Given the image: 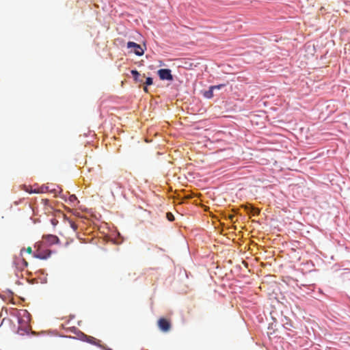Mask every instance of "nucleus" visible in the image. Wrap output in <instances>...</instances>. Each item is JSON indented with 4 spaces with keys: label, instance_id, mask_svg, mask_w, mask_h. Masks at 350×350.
Here are the masks:
<instances>
[{
    "label": "nucleus",
    "instance_id": "nucleus-8",
    "mask_svg": "<svg viewBox=\"0 0 350 350\" xmlns=\"http://www.w3.org/2000/svg\"><path fill=\"white\" fill-rule=\"evenodd\" d=\"M131 72L133 77H134V79L136 81H139L138 77L139 76V73L138 72V71L136 70H132Z\"/></svg>",
    "mask_w": 350,
    "mask_h": 350
},
{
    "label": "nucleus",
    "instance_id": "nucleus-4",
    "mask_svg": "<svg viewBox=\"0 0 350 350\" xmlns=\"http://www.w3.org/2000/svg\"><path fill=\"white\" fill-rule=\"evenodd\" d=\"M43 239L45 240L48 243L53 245L59 242V238L53 234H46L42 237Z\"/></svg>",
    "mask_w": 350,
    "mask_h": 350
},
{
    "label": "nucleus",
    "instance_id": "nucleus-12",
    "mask_svg": "<svg viewBox=\"0 0 350 350\" xmlns=\"http://www.w3.org/2000/svg\"><path fill=\"white\" fill-rule=\"evenodd\" d=\"M26 191L29 193H38V189H32L31 188V189L27 188Z\"/></svg>",
    "mask_w": 350,
    "mask_h": 350
},
{
    "label": "nucleus",
    "instance_id": "nucleus-16",
    "mask_svg": "<svg viewBox=\"0 0 350 350\" xmlns=\"http://www.w3.org/2000/svg\"><path fill=\"white\" fill-rule=\"evenodd\" d=\"M27 252L29 253V254H31L32 252V249L31 247H28L26 250Z\"/></svg>",
    "mask_w": 350,
    "mask_h": 350
},
{
    "label": "nucleus",
    "instance_id": "nucleus-14",
    "mask_svg": "<svg viewBox=\"0 0 350 350\" xmlns=\"http://www.w3.org/2000/svg\"><path fill=\"white\" fill-rule=\"evenodd\" d=\"M224 84H221V85H212V89H220L221 87H224Z\"/></svg>",
    "mask_w": 350,
    "mask_h": 350
},
{
    "label": "nucleus",
    "instance_id": "nucleus-6",
    "mask_svg": "<svg viewBox=\"0 0 350 350\" xmlns=\"http://www.w3.org/2000/svg\"><path fill=\"white\" fill-rule=\"evenodd\" d=\"M213 90L214 89H212V86L209 88V90L204 92V97L207 98H211L213 96Z\"/></svg>",
    "mask_w": 350,
    "mask_h": 350
},
{
    "label": "nucleus",
    "instance_id": "nucleus-13",
    "mask_svg": "<svg viewBox=\"0 0 350 350\" xmlns=\"http://www.w3.org/2000/svg\"><path fill=\"white\" fill-rule=\"evenodd\" d=\"M45 189H46V187H44L43 186H42L41 187L38 188V193H44L45 191Z\"/></svg>",
    "mask_w": 350,
    "mask_h": 350
},
{
    "label": "nucleus",
    "instance_id": "nucleus-15",
    "mask_svg": "<svg viewBox=\"0 0 350 350\" xmlns=\"http://www.w3.org/2000/svg\"><path fill=\"white\" fill-rule=\"evenodd\" d=\"M21 261H22V264H23V267H27V266L28 263H27V262L25 260L22 259Z\"/></svg>",
    "mask_w": 350,
    "mask_h": 350
},
{
    "label": "nucleus",
    "instance_id": "nucleus-11",
    "mask_svg": "<svg viewBox=\"0 0 350 350\" xmlns=\"http://www.w3.org/2000/svg\"><path fill=\"white\" fill-rule=\"evenodd\" d=\"M153 83V80L151 77H147L146 78V82H145V84L146 85H152Z\"/></svg>",
    "mask_w": 350,
    "mask_h": 350
},
{
    "label": "nucleus",
    "instance_id": "nucleus-17",
    "mask_svg": "<svg viewBox=\"0 0 350 350\" xmlns=\"http://www.w3.org/2000/svg\"><path fill=\"white\" fill-rule=\"evenodd\" d=\"M144 92H148V88L146 86H144Z\"/></svg>",
    "mask_w": 350,
    "mask_h": 350
},
{
    "label": "nucleus",
    "instance_id": "nucleus-7",
    "mask_svg": "<svg viewBox=\"0 0 350 350\" xmlns=\"http://www.w3.org/2000/svg\"><path fill=\"white\" fill-rule=\"evenodd\" d=\"M245 210L251 209V211L253 213V215H258L260 213V211L256 208H249L247 206H244Z\"/></svg>",
    "mask_w": 350,
    "mask_h": 350
},
{
    "label": "nucleus",
    "instance_id": "nucleus-5",
    "mask_svg": "<svg viewBox=\"0 0 350 350\" xmlns=\"http://www.w3.org/2000/svg\"><path fill=\"white\" fill-rule=\"evenodd\" d=\"M51 251L49 250H46L45 251L38 252L37 254L35 255V256L38 258L44 260L49 258L51 256Z\"/></svg>",
    "mask_w": 350,
    "mask_h": 350
},
{
    "label": "nucleus",
    "instance_id": "nucleus-10",
    "mask_svg": "<svg viewBox=\"0 0 350 350\" xmlns=\"http://www.w3.org/2000/svg\"><path fill=\"white\" fill-rule=\"evenodd\" d=\"M166 217H167V219L170 221H172L174 220V217L173 214L171 213H167L166 215Z\"/></svg>",
    "mask_w": 350,
    "mask_h": 350
},
{
    "label": "nucleus",
    "instance_id": "nucleus-1",
    "mask_svg": "<svg viewBox=\"0 0 350 350\" xmlns=\"http://www.w3.org/2000/svg\"><path fill=\"white\" fill-rule=\"evenodd\" d=\"M157 325L159 329L163 332H168L171 329L172 324L169 319L160 318L157 321Z\"/></svg>",
    "mask_w": 350,
    "mask_h": 350
},
{
    "label": "nucleus",
    "instance_id": "nucleus-19",
    "mask_svg": "<svg viewBox=\"0 0 350 350\" xmlns=\"http://www.w3.org/2000/svg\"><path fill=\"white\" fill-rule=\"evenodd\" d=\"M110 350H111V349H110Z\"/></svg>",
    "mask_w": 350,
    "mask_h": 350
},
{
    "label": "nucleus",
    "instance_id": "nucleus-3",
    "mask_svg": "<svg viewBox=\"0 0 350 350\" xmlns=\"http://www.w3.org/2000/svg\"><path fill=\"white\" fill-rule=\"evenodd\" d=\"M158 75L161 80L172 81L173 76L170 69L163 68L158 70Z\"/></svg>",
    "mask_w": 350,
    "mask_h": 350
},
{
    "label": "nucleus",
    "instance_id": "nucleus-2",
    "mask_svg": "<svg viewBox=\"0 0 350 350\" xmlns=\"http://www.w3.org/2000/svg\"><path fill=\"white\" fill-rule=\"evenodd\" d=\"M127 48L129 49H133V52L135 55L138 56H142L144 51L141 46V45L134 42H127Z\"/></svg>",
    "mask_w": 350,
    "mask_h": 350
},
{
    "label": "nucleus",
    "instance_id": "nucleus-18",
    "mask_svg": "<svg viewBox=\"0 0 350 350\" xmlns=\"http://www.w3.org/2000/svg\"><path fill=\"white\" fill-rule=\"evenodd\" d=\"M233 218H234V215H230V216H229V219H230V220H232H232H233Z\"/></svg>",
    "mask_w": 350,
    "mask_h": 350
},
{
    "label": "nucleus",
    "instance_id": "nucleus-9",
    "mask_svg": "<svg viewBox=\"0 0 350 350\" xmlns=\"http://www.w3.org/2000/svg\"><path fill=\"white\" fill-rule=\"evenodd\" d=\"M69 201L73 204L75 203H79V200H77V198L75 195H71L69 197Z\"/></svg>",
    "mask_w": 350,
    "mask_h": 350
}]
</instances>
